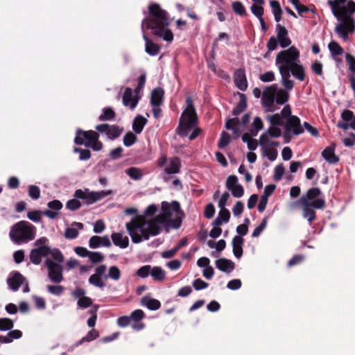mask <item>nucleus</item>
Masks as SVG:
<instances>
[{"instance_id":"a878e982","label":"nucleus","mask_w":355,"mask_h":355,"mask_svg":"<svg viewBox=\"0 0 355 355\" xmlns=\"http://www.w3.org/2000/svg\"><path fill=\"white\" fill-rule=\"evenodd\" d=\"M216 267L220 271L229 273L232 272L234 268V263L225 258H220L215 261Z\"/></svg>"},{"instance_id":"39448f33","label":"nucleus","mask_w":355,"mask_h":355,"mask_svg":"<svg viewBox=\"0 0 355 355\" xmlns=\"http://www.w3.org/2000/svg\"><path fill=\"white\" fill-rule=\"evenodd\" d=\"M35 234V227L26 220H21L13 225L9 233L11 241L17 245L26 243L33 240Z\"/></svg>"},{"instance_id":"6ab92c4d","label":"nucleus","mask_w":355,"mask_h":355,"mask_svg":"<svg viewBox=\"0 0 355 355\" xmlns=\"http://www.w3.org/2000/svg\"><path fill=\"white\" fill-rule=\"evenodd\" d=\"M25 281V278L19 272H12L7 279V284L10 290L15 292Z\"/></svg>"},{"instance_id":"5fc2aeb1","label":"nucleus","mask_w":355,"mask_h":355,"mask_svg":"<svg viewBox=\"0 0 355 355\" xmlns=\"http://www.w3.org/2000/svg\"><path fill=\"white\" fill-rule=\"evenodd\" d=\"M79 199L74 198L68 200L66 203V208L71 211H76L80 208L81 202L78 200Z\"/></svg>"},{"instance_id":"4be33fe9","label":"nucleus","mask_w":355,"mask_h":355,"mask_svg":"<svg viewBox=\"0 0 355 355\" xmlns=\"http://www.w3.org/2000/svg\"><path fill=\"white\" fill-rule=\"evenodd\" d=\"M111 242L108 236H92L89 240V247L92 249H96L99 247H110Z\"/></svg>"},{"instance_id":"2f4dec72","label":"nucleus","mask_w":355,"mask_h":355,"mask_svg":"<svg viewBox=\"0 0 355 355\" xmlns=\"http://www.w3.org/2000/svg\"><path fill=\"white\" fill-rule=\"evenodd\" d=\"M164 92L161 87L154 89L151 92L150 103L152 105H161L163 101Z\"/></svg>"},{"instance_id":"3c124183","label":"nucleus","mask_w":355,"mask_h":355,"mask_svg":"<svg viewBox=\"0 0 355 355\" xmlns=\"http://www.w3.org/2000/svg\"><path fill=\"white\" fill-rule=\"evenodd\" d=\"M137 141V137L132 132H127L123 137V144L130 147L132 146Z\"/></svg>"},{"instance_id":"412c9836","label":"nucleus","mask_w":355,"mask_h":355,"mask_svg":"<svg viewBox=\"0 0 355 355\" xmlns=\"http://www.w3.org/2000/svg\"><path fill=\"white\" fill-rule=\"evenodd\" d=\"M282 135V130L277 126H270L267 131L263 133L259 137V144L261 146L269 142V137L278 138Z\"/></svg>"},{"instance_id":"dca6fc26","label":"nucleus","mask_w":355,"mask_h":355,"mask_svg":"<svg viewBox=\"0 0 355 355\" xmlns=\"http://www.w3.org/2000/svg\"><path fill=\"white\" fill-rule=\"evenodd\" d=\"M73 197L84 200L87 205H90L97 202L95 191H91L88 189L76 190Z\"/></svg>"},{"instance_id":"864d4df0","label":"nucleus","mask_w":355,"mask_h":355,"mask_svg":"<svg viewBox=\"0 0 355 355\" xmlns=\"http://www.w3.org/2000/svg\"><path fill=\"white\" fill-rule=\"evenodd\" d=\"M232 9L234 12L239 15L241 16H245L246 15V10L243 5V3L240 1H235L232 3Z\"/></svg>"},{"instance_id":"f8f14e48","label":"nucleus","mask_w":355,"mask_h":355,"mask_svg":"<svg viewBox=\"0 0 355 355\" xmlns=\"http://www.w3.org/2000/svg\"><path fill=\"white\" fill-rule=\"evenodd\" d=\"M61 263L50 258H46L44 261V265L48 270V277L53 283L60 284L64 279L63 267Z\"/></svg>"},{"instance_id":"cd10ccee","label":"nucleus","mask_w":355,"mask_h":355,"mask_svg":"<svg viewBox=\"0 0 355 355\" xmlns=\"http://www.w3.org/2000/svg\"><path fill=\"white\" fill-rule=\"evenodd\" d=\"M113 243L121 248H126L129 245V239L128 236H123L122 233L114 232L111 235Z\"/></svg>"},{"instance_id":"f3484780","label":"nucleus","mask_w":355,"mask_h":355,"mask_svg":"<svg viewBox=\"0 0 355 355\" xmlns=\"http://www.w3.org/2000/svg\"><path fill=\"white\" fill-rule=\"evenodd\" d=\"M122 98L123 105L129 107L130 110L136 107L139 100V97L137 94L133 95V91L130 87L125 89Z\"/></svg>"},{"instance_id":"2eb2a0df","label":"nucleus","mask_w":355,"mask_h":355,"mask_svg":"<svg viewBox=\"0 0 355 355\" xmlns=\"http://www.w3.org/2000/svg\"><path fill=\"white\" fill-rule=\"evenodd\" d=\"M95 128L99 132L106 135L111 140L118 138L122 132V129L119 128L118 125H111L107 123L97 125Z\"/></svg>"},{"instance_id":"bf43d9fd","label":"nucleus","mask_w":355,"mask_h":355,"mask_svg":"<svg viewBox=\"0 0 355 355\" xmlns=\"http://www.w3.org/2000/svg\"><path fill=\"white\" fill-rule=\"evenodd\" d=\"M28 195L33 200H37L40 197V189L37 186L31 185L28 187Z\"/></svg>"},{"instance_id":"603ef678","label":"nucleus","mask_w":355,"mask_h":355,"mask_svg":"<svg viewBox=\"0 0 355 355\" xmlns=\"http://www.w3.org/2000/svg\"><path fill=\"white\" fill-rule=\"evenodd\" d=\"M89 261L93 263L102 262L104 260V255L99 252H89Z\"/></svg>"},{"instance_id":"20e7f679","label":"nucleus","mask_w":355,"mask_h":355,"mask_svg":"<svg viewBox=\"0 0 355 355\" xmlns=\"http://www.w3.org/2000/svg\"><path fill=\"white\" fill-rule=\"evenodd\" d=\"M281 114L286 120L282 136L285 143H288L293 137L302 134L304 129L301 125L300 118L292 115L291 107L289 105H286L283 107L281 110Z\"/></svg>"},{"instance_id":"49530a36","label":"nucleus","mask_w":355,"mask_h":355,"mask_svg":"<svg viewBox=\"0 0 355 355\" xmlns=\"http://www.w3.org/2000/svg\"><path fill=\"white\" fill-rule=\"evenodd\" d=\"M88 282L91 285L99 288H103L105 286V284L102 280L101 277L94 274L89 277Z\"/></svg>"},{"instance_id":"f257e3e1","label":"nucleus","mask_w":355,"mask_h":355,"mask_svg":"<svg viewBox=\"0 0 355 355\" xmlns=\"http://www.w3.org/2000/svg\"><path fill=\"white\" fill-rule=\"evenodd\" d=\"M183 212L178 201L171 204L162 202L161 213L150 220L132 218L126 223L125 227L133 243H140L151 236L158 235L162 231V225L167 227L178 229L182 224Z\"/></svg>"},{"instance_id":"e433bc0d","label":"nucleus","mask_w":355,"mask_h":355,"mask_svg":"<svg viewBox=\"0 0 355 355\" xmlns=\"http://www.w3.org/2000/svg\"><path fill=\"white\" fill-rule=\"evenodd\" d=\"M328 48L332 57L341 55L343 53V49L336 41L332 40L328 44Z\"/></svg>"},{"instance_id":"c9c22d12","label":"nucleus","mask_w":355,"mask_h":355,"mask_svg":"<svg viewBox=\"0 0 355 355\" xmlns=\"http://www.w3.org/2000/svg\"><path fill=\"white\" fill-rule=\"evenodd\" d=\"M292 75L300 81H304L305 79L304 69L300 62H297L291 69Z\"/></svg>"},{"instance_id":"0eeeda50","label":"nucleus","mask_w":355,"mask_h":355,"mask_svg":"<svg viewBox=\"0 0 355 355\" xmlns=\"http://www.w3.org/2000/svg\"><path fill=\"white\" fill-rule=\"evenodd\" d=\"M333 15L337 20L354 19L355 2L352 0H328Z\"/></svg>"},{"instance_id":"052dcab7","label":"nucleus","mask_w":355,"mask_h":355,"mask_svg":"<svg viewBox=\"0 0 355 355\" xmlns=\"http://www.w3.org/2000/svg\"><path fill=\"white\" fill-rule=\"evenodd\" d=\"M92 304V300L89 297H80L78 300L77 305L80 309H86L89 307Z\"/></svg>"},{"instance_id":"4468645a","label":"nucleus","mask_w":355,"mask_h":355,"mask_svg":"<svg viewBox=\"0 0 355 355\" xmlns=\"http://www.w3.org/2000/svg\"><path fill=\"white\" fill-rule=\"evenodd\" d=\"M181 161L178 157H173L168 159V165L161 173V177L164 182H168L171 179V175L178 174L180 172Z\"/></svg>"},{"instance_id":"aec40b11","label":"nucleus","mask_w":355,"mask_h":355,"mask_svg":"<svg viewBox=\"0 0 355 355\" xmlns=\"http://www.w3.org/2000/svg\"><path fill=\"white\" fill-rule=\"evenodd\" d=\"M145 317V313L141 309H137L133 311L130 318L134 323L132 324V328L135 331L142 330L145 327L144 323L140 322Z\"/></svg>"},{"instance_id":"774afa93","label":"nucleus","mask_w":355,"mask_h":355,"mask_svg":"<svg viewBox=\"0 0 355 355\" xmlns=\"http://www.w3.org/2000/svg\"><path fill=\"white\" fill-rule=\"evenodd\" d=\"M263 122L260 117L257 116L254 119L253 121V128L254 130H252V134L253 135H257L259 130L263 129Z\"/></svg>"},{"instance_id":"ddd939ff","label":"nucleus","mask_w":355,"mask_h":355,"mask_svg":"<svg viewBox=\"0 0 355 355\" xmlns=\"http://www.w3.org/2000/svg\"><path fill=\"white\" fill-rule=\"evenodd\" d=\"M302 216L304 218L307 219L309 224L314 221L316 218L315 211L312 209H323L325 206V201L324 199H316L311 202V204L302 205Z\"/></svg>"},{"instance_id":"8fccbe9b","label":"nucleus","mask_w":355,"mask_h":355,"mask_svg":"<svg viewBox=\"0 0 355 355\" xmlns=\"http://www.w3.org/2000/svg\"><path fill=\"white\" fill-rule=\"evenodd\" d=\"M46 289L49 293L56 296H60L62 294L64 288L60 285H49L47 286Z\"/></svg>"},{"instance_id":"7c9ffc66","label":"nucleus","mask_w":355,"mask_h":355,"mask_svg":"<svg viewBox=\"0 0 355 355\" xmlns=\"http://www.w3.org/2000/svg\"><path fill=\"white\" fill-rule=\"evenodd\" d=\"M141 304L151 311H156L161 306V303L158 300L152 298L149 295L144 296L141 300Z\"/></svg>"},{"instance_id":"de8ad7c7","label":"nucleus","mask_w":355,"mask_h":355,"mask_svg":"<svg viewBox=\"0 0 355 355\" xmlns=\"http://www.w3.org/2000/svg\"><path fill=\"white\" fill-rule=\"evenodd\" d=\"M345 58L348 64V70L352 73L351 75L355 76V57L349 53H345Z\"/></svg>"},{"instance_id":"c03bdc74","label":"nucleus","mask_w":355,"mask_h":355,"mask_svg":"<svg viewBox=\"0 0 355 355\" xmlns=\"http://www.w3.org/2000/svg\"><path fill=\"white\" fill-rule=\"evenodd\" d=\"M231 136L230 135L225 132L223 131L221 132L218 143V147L220 149L225 148L230 142Z\"/></svg>"},{"instance_id":"4c0bfd02","label":"nucleus","mask_w":355,"mask_h":355,"mask_svg":"<svg viewBox=\"0 0 355 355\" xmlns=\"http://www.w3.org/2000/svg\"><path fill=\"white\" fill-rule=\"evenodd\" d=\"M99 336V334L97 331L92 329L87 332V335L83 337L80 340L76 342V347H78L85 342H91Z\"/></svg>"},{"instance_id":"bb28decb","label":"nucleus","mask_w":355,"mask_h":355,"mask_svg":"<svg viewBox=\"0 0 355 355\" xmlns=\"http://www.w3.org/2000/svg\"><path fill=\"white\" fill-rule=\"evenodd\" d=\"M244 243V239L239 236H234L232 239V251L234 257L240 259L243 255V245Z\"/></svg>"},{"instance_id":"37998d69","label":"nucleus","mask_w":355,"mask_h":355,"mask_svg":"<svg viewBox=\"0 0 355 355\" xmlns=\"http://www.w3.org/2000/svg\"><path fill=\"white\" fill-rule=\"evenodd\" d=\"M99 306L94 305L92 308L88 311V313L91 315L90 318L87 320V324L89 327H94L96 324L97 320V311Z\"/></svg>"},{"instance_id":"a18cd8bd","label":"nucleus","mask_w":355,"mask_h":355,"mask_svg":"<svg viewBox=\"0 0 355 355\" xmlns=\"http://www.w3.org/2000/svg\"><path fill=\"white\" fill-rule=\"evenodd\" d=\"M121 277V271L119 268L113 266L109 268L108 274L105 276V278L112 279L114 281H118Z\"/></svg>"},{"instance_id":"09e8293b","label":"nucleus","mask_w":355,"mask_h":355,"mask_svg":"<svg viewBox=\"0 0 355 355\" xmlns=\"http://www.w3.org/2000/svg\"><path fill=\"white\" fill-rule=\"evenodd\" d=\"M13 321L9 318H0V331H6L11 330L13 328Z\"/></svg>"},{"instance_id":"b1692460","label":"nucleus","mask_w":355,"mask_h":355,"mask_svg":"<svg viewBox=\"0 0 355 355\" xmlns=\"http://www.w3.org/2000/svg\"><path fill=\"white\" fill-rule=\"evenodd\" d=\"M47 206L50 209L45 210L42 213L51 219L55 218L58 216V211L62 208V204L58 200L49 202Z\"/></svg>"},{"instance_id":"e2e57ef3","label":"nucleus","mask_w":355,"mask_h":355,"mask_svg":"<svg viewBox=\"0 0 355 355\" xmlns=\"http://www.w3.org/2000/svg\"><path fill=\"white\" fill-rule=\"evenodd\" d=\"M238 182V178L234 175H231L227 178L225 187L230 191L234 187H236V185L239 184Z\"/></svg>"},{"instance_id":"c756f323","label":"nucleus","mask_w":355,"mask_h":355,"mask_svg":"<svg viewBox=\"0 0 355 355\" xmlns=\"http://www.w3.org/2000/svg\"><path fill=\"white\" fill-rule=\"evenodd\" d=\"M82 229H83V224L82 223L73 222L70 227L65 230L64 236L69 239H74L79 234L78 230Z\"/></svg>"},{"instance_id":"ea45409f","label":"nucleus","mask_w":355,"mask_h":355,"mask_svg":"<svg viewBox=\"0 0 355 355\" xmlns=\"http://www.w3.org/2000/svg\"><path fill=\"white\" fill-rule=\"evenodd\" d=\"M116 114L110 107L103 108L102 114L98 116L100 121H112L115 118Z\"/></svg>"},{"instance_id":"473e14b6","label":"nucleus","mask_w":355,"mask_h":355,"mask_svg":"<svg viewBox=\"0 0 355 355\" xmlns=\"http://www.w3.org/2000/svg\"><path fill=\"white\" fill-rule=\"evenodd\" d=\"M148 121L147 119L141 116L137 115L133 120L132 122V130L136 134H140L144 126L146 125Z\"/></svg>"},{"instance_id":"5701e85b","label":"nucleus","mask_w":355,"mask_h":355,"mask_svg":"<svg viewBox=\"0 0 355 355\" xmlns=\"http://www.w3.org/2000/svg\"><path fill=\"white\" fill-rule=\"evenodd\" d=\"M235 85L241 91H245L248 87V81L244 69H239L234 73Z\"/></svg>"},{"instance_id":"f704fd0d","label":"nucleus","mask_w":355,"mask_h":355,"mask_svg":"<svg viewBox=\"0 0 355 355\" xmlns=\"http://www.w3.org/2000/svg\"><path fill=\"white\" fill-rule=\"evenodd\" d=\"M289 99V94L287 91L279 89L275 93V103L279 107L285 104Z\"/></svg>"},{"instance_id":"7ed1b4c3","label":"nucleus","mask_w":355,"mask_h":355,"mask_svg":"<svg viewBox=\"0 0 355 355\" xmlns=\"http://www.w3.org/2000/svg\"><path fill=\"white\" fill-rule=\"evenodd\" d=\"M297 62H300V51L295 46L280 51L276 56L275 64L281 75V83L288 91L294 87V81L291 79V69Z\"/></svg>"},{"instance_id":"338daca9","label":"nucleus","mask_w":355,"mask_h":355,"mask_svg":"<svg viewBox=\"0 0 355 355\" xmlns=\"http://www.w3.org/2000/svg\"><path fill=\"white\" fill-rule=\"evenodd\" d=\"M232 193V195L234 198H241L244 195V189L243 186L240 184L234 187L232 189L230 190Z\"/></svg>"},{"instance_id":"0e129e2a","label":"nucleus","mask_w":355,"mask_h":355,"mask_svg":"<svg viewBox=\"0 0 355 355\" xmlns=\"http://www.w3.org/2000/svg\"><path fill=\"white\" fill-rule=\"evenodd\" d=\"M285 169L282 164L277 165L274 170L273 178L275 181H279L284 173Z\"/></svg>"},{"instance_id":"393cba45","label":"nucleus","mask_w":355,"mask_h":355,"mask_svg":"<svg viewBox=\"0 0 355 355\" xmlns=\"http://www.w3.org/2000/svg\"><path fill=\"white\" fill-rule=\"evenodd\" d=\"M321 195V191L318 187H313L309 189L305 195H303L299 202L301 205L311 204V202L316 199H320L319 196Z\"/></svg>"},{"instance_id":"a211bd4d","label":"nucleus","mask_w":355,"mask_h":355,"mask_svg":"<svg viewBox=\"0 0 355 355\" xmlns=\"http://www.w3.org/2000/svg\"><path fill=\"white\" fill-rule=\"evenodd\" d=\"M277 40L282 48H286L291 44L287 29L279 24L276 25Z\"/></svg>"},{"instance_id":"79ce46f5","label":"nucleus","mask_w":355,"mask_h":355,"mask_svg":"<svg viewBox=\"0 0 355 355\" xmlns=\"http://www.w3.org/2000/svg\"><path fill=\"white\" fill-rule=\"evenodd\" d=\"M283 119H284L281 112L269 115L266 116V120L270 122L271 125L273 126H282L284 125Z\"/></svg>"},{"instance_id":"1a4fd4ad","label":"nucleus","mask_w":355,"mask_h":355,"mask_svg":"<svg viewBox=\"0 0 355 355\" xmlns=\"http://www.w3.org/2000/svg\"><path fill=\"white\" fill-rule=\"evenodd\" d=\"M98 133L94 130L84 131L81 129H78L74 142L78 145L84 144L94 151H99L103 148V144L98 140Z\"/></svg>"},{"instance_id":"6e6552de","label":"nucleus","mask_w":355,"mask_h":355,"mask_svg":"<svg viewBox=\"0 0 355 355\" xmlns=\"http://www.w3.org/2000/svg\"><path fill=\"white\" fill-rule=\"evenodd\" d=\"M51 255L56 261L63 262L64 256L58 248L51 249L48 245L39 246L31 250L29 257L32 263L39 265L42 263L43 257H47Z\"/></svg>"},{"instance_id":"c85d7f7f","label":"nucleus","mask_w":355,"mask_h":355,"mask_svg":"<svg viewBox=\"0 0 355 355\" xmlns=\"http://www.w3.org/2000/svg\"><path fill=\"white\" fill-rule=\"evenodd\" d=\"M322 157L330 164H335L339 161V157L335 154V148L328 146L322 152Z\"/></svg>"},{"instance_id":"13d9d810","label":"nucleus","mask_w":355,"mask_h":355,"mask_svg":"<svg viewBox=\"0 0 355 355\" xmlns=\"http://www.w3.org/2000/svg\"><path fill=\"white\" fill-rule=\"evenodd\" d=\"M239 120L238 118H233L228 119L225 123V128L227 130H233L235 135L239 132V129H234V127L238 125Z\"/></svg>"},{"instance_id":"9b49d317","label":"nucleus","mask_w":355,"mask_h":355,"mask_svg":"<svg viewBox=\"0 0 355 355\" xmlns=\"http://www.w3.org/2000/svg\"><path fill=\"white\" fill-rule=\"evenodd\" d=\"M277 89V85L272 84L266 87L262 93L261 103L266 112H274L279 108L275 103Z\"/></svg>"},{"instance_id":"680f3d73","label":"nucleus","mask_w":355,"mask_h":355,"mask_svg":"<svg viewBox=\"0 0 355 355\" xmlns=\"http://www.w3.org/2000/svg\"><path fill=\"white\" fill-rule=\"evenodd\" d=\"M192 286L196 291L205 289L209 286V284L201 279L200 278L196 279L192 283Z\"/></svg>"},{"instance_id":"58836bf2","label":"nucleus","mask_w":355,"mask_h":355,"mask_svg":"<svg viewBox=\"0 0 355 355\" xmlns=\"http://www.w3.org/2000/svg\"><path fill=\"white\" fill-rule=\"evenodd\" d=\"M125 173L134 180H139L144 176L142 170L137 167H130L125 170Z\"/></svg>"},{"instance_id":"f03ea898","label":"nucleus","mask_w":355,"mask_h":355,"mask_svg":"<svg viewBox=\"0 0 355 355\" xmlns=\"http://www.w3.org/2000/svg\"><path fill=\"white\" fill-rule=\"evenodd\" d=\"M148 12V16L142 20L141 26L143 32V38L145 41V51L149 55L155 56L159 53L160 46L148 37L145 33L144 28L151 30L153 35L169 42L173 41V34L168 28L169 25L168 13L162 10L159 4H150Z\"/></svg>"},{"instance_id":"423d86ee","label":"nucleus","mask_w":355,"mask_h":355,"mask_svg":"<svg viewBox=\"0 0 355 355\" xmlns=\"http://www.w3.org/2000/svg\"><path fill=\"white\" fill-rule=\"evenodd\" d=\"M187 108L183 111L177 128V133L182 137H187L189 132L196 125L198 118L193 101L190 97L187 98Z\"/></svg>"},{"instance_id":"69168bd1","label":"nucleus","mask_w":355,"mask_h":355,"mask_svg":"<svg viewBox=\"0 0 355 355\" xmlns=\"http://www.w3.org/2000/svg\"><path fill=\"white\" fill-rule=\"evenodd\" d=\"M43 211H28L27 214V217L29 220L38 223L41 221L42 216L41 214H43Z\"/></svg>"},{"instance_id":"9d476101","label":"nucleus","mask_w":355,"mask_h":355,"mask_svg":"<svg viewBox=\"0 0 355 355\" xmlns=\"http://www.w3.org/2000/svg\"><path fill=\"white\" fill-rule=\"evenodd\" d=\"M334 32L338 37L344 42L351 41L349 35L355 33V19H343L338 20L334 28Z\"/></svg>"},{"instance_id":"72a5a7b5","label":"nucleus","mask_w":355,"mask_h":355,"mask_svg":"<svg viewBox=\"0 0 355 355\" xmlns=\"http://www.w3.org/2000/svg\"><path fill=\"white\" fill-rule=\"evenodd\" d=\"M239 102L236 106L232 110V114L234 116H238L242 113L247 107V98L244 94L239 93Z\"/></svg>"},{"instance_id":"6e6d98bb","label":"nucleus","mask_w":355,"mask_h":355,"mask_svg":"<svg viewBox=\"0 0 355 355\" xmlns=\"http://www.w3.org/2000/svg\"><path fill=\"white\" fill-rule=\"evenodd\" d=\"M250 10L253 15L256 16L258 19L263 17L264 10L261 5L257 4L254 3L251 6Z\"/></svg>"},{"instance_id":"4d7b16f0","label":"nucleus","mask_w":355,"mask_h":355,"mask_svg":"<svg viewBox=\"0 0 355 355\" xmlns=\"http://www.w3.org/2000/svg\"><path fill=\"white\" fill-rule=\"evenodd\" d=\"M267 224V218H264L261 223L254 230L252 233V236L254 238L258 237L261 233L266 228Z\"/></svg>"},{"instance_id":"a19ab883","label":"nucleus","mask_w":355,"mask_h":355,"mask_svg":"<svg viewBox=\"0 0 355 355\" xmlns=\"http://www.w3.org/2000/svg\"><path fill=\"white\" fill-rule=\"evenodd\" d=\"M150 275L156 281H162L166 276L165 271L159 266L151 268Z\"/></svg>"}]
</instances>
